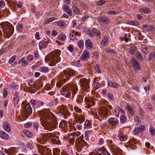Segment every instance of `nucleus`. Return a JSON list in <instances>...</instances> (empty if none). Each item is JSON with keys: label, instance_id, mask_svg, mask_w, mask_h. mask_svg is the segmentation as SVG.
<instances>
[{"label": "nucleus", "instance_id": "nucleus-43", "mask_svg": "<svg viewBox=\"0 0 155 155\" xmlns=\"http://www.w3.org/2000/svg\"><path fill=\"white\" fill-rule=\"evenodd\" d=\"M128 24L133 25H137L139 24L138 22L135 21H128Z\"/></svg>", "mask_w": 155, "mask_h": 155}, {"label": "nucleus", "instance_id": "nucleus-9", "mask_svg": "<svg viewBox=\"0 0 155 155\" xmlns=\"http://www.w3.org/2000/svg\"><path fill=\"white\" fill-rule=\"evenodd\" d=\"M81 86L83 87L84 89L86 90V91H89V80L85 78L81 79L79 81Z\"/></svg>", "mask_w": 155, "mask_h": 155}, {"label": "nucleus", "instance_id": "nucleus-1", "mask_svg": "<svg viewBox=\"0 0 155 155\" xmlns=\"http://www.w3.org/2000/svg\"><path fill=\"white\" fill-rule=\"evenodd\" d=\"M38 114L41 117V124L45 130L51 131L54 129L58 124L54 114L49 110L39 111Z\"/></svg>", "mask_w": 155, "mask_h": 155}, {"label": "nucleus", "instance_id": "nucleus-24", "mask_svg": "<svg viewBox=\"0 0 155 155\" xmlns=\"http://www.w3.org/2000/svg\"><path fill=\"white\" fill-rule=\"evenodd\" d=\"M0 137L4 140H8L9 138L8 135L4 131H0Z\"/></svg>", "mask_w": 155, "mask_h": 155}, {"label": "nucleus", "instance_id": "nucleus-11", "mask_svg": "<svg viewBox=\"0 0 155 155\" xmlns=\"http://www.w3.org/2000/svg\"><path fill=\"white\" fill-rule=\"evenodd\" d=\"M75 119L77 123L81 124L83 123L85 120L84 117L82 115L78 114L76 113L73 114Z\"/></svg>", "mask_w": 155, "mask_h": 155}, {"label": "nucleus", "instance_id": "nucleus-56", "mask_svg": "<svg viewBox=\"0 0 155 155\" xmlns=\"http://www.w3.org/2000/svg\"><path fill=\"white\" fill-rule=\"evenodd\" d=\"M141 49L142 52L143 54H147L148 53L147 49L144 47L143 46H142Z\"/></svg>", "mask_w": 155, "mask_h": 155}, {"label": "nucleus", "instance_id": "nucleus-35", "mask_svg": "<svg viewBox=\"0 0 155 155\" xmlns=\"http://www.w3.org/2000/svg\"><path fill=\"white\" fill-rule=\"evenodd\" d=\"M127 120V117L124 114L121 115L120 118V121L121 123L124 124L125 123Z\"/></svg>", "mask_w": 155, "mask_h": 155}, {"label": "nucleus", "instance_id": "nucleus-48", "mask_svg": "<svg viewBox=\"0 0 155 155\" xmlns=\"http://www.w3.org/2000/svg\"><path fill=\"white\" fill-rule=\"evenodd\" d=\"M93 32L94 34V36H99L100 35V31L95 29H93Z\"/></svg>", "mask_w": 155, "mask_h": 155}, {"label": "nucleus", "instance_id": "nucleus-15", "mask_svg": "<svg viewBox=\"0 0 155 155\" xmlns=\"http://www.w3.org/2000/svg\"><path fill=\"white\" fill-rule=\"evenodd\" d=\"M74 74L73 71H64L63 73L61 74L60 76V78H62V76L64 77V76L68 78V77L72 76Z\"/></svg>", "mask_w": 155, "mask_h": 155}, {"label": "nucleus", "instance_id": "nucleus-19", "mask_svg": "<svg viewBox=\"0 0 155 155\" xmlns=\"http://www.w3.org/2000/svg\"><path fill=\"white\" fill-rule=\"evenodd\" d=\"M46 147L41 146L38 148V152L41 155H46Z\"/></svg>", "mask_w": 155, "mask_h": 155}, {"label": "nucleus", "instance_id": "nucleus-7", "mask_svg": "<svg viewBox=\"0 0 155 155\" xmlns=\"http://www.w3.org/2000/svg\"><path fill=\"white\" fill-rule=\"evenodd\" d=\"M76 134H73L70 137V139H73L75 140V144L78 149L80 150L82 149L83 147L86 146V142L83 139H81L80 137H77Z\"/></svg>", "mask_w": 155, "mask_h": 155}, {"label": "nucleus", "instance_id": "nucleus-54", "mask_svg": "<svg viewBox=\"0 0 155 155\" xmlns=\"http://www.w3.org/2000/svg\"><path fill=\"white\" fill-rule=\"evenodd\" d=\"M55 19L54 17H52L48 19V20L45 21V23L48 24L52 21H53Z\"/></svg>", "mask_w": 155, "mask_h": 155}, {"label": "nucleus", "instance_id": "nucleus-63", "mask_svg": "<svg viewBox=\"0 0 155 155\" xmlns=\"http://www.w3.org/2000/svg\"><path fill=\"white\" fill-rule=\"evenodd\" d=\"M27 147L30 150L33 149V146L30 143H28L27 144Z\"/></svg>", "mask_w": 155, "mask_h": 155}, {"label": "nucleus", "instance_id": "nucleus-50", "mask_svg": "<svg viewBox=\"0 0 155 155\" xmlns=\"http://www.w3.org/2000/svg\"><path fill=\"white\" fill-rule=\"evenodd\" d=\"M93 86L96 89H98L101 87V84L98 83L96 82H94L93 84Z\"/></svg>", "mask_w": 155, "mask_h": 155}, {"label": "nucleus", "instance_id": "nucleus-47", "mask_svg": "<svg viewBox=\"0 0 155 155\" xmlns=\"http://www.w3.org/2000/svg\"><path fill=\"white\" fill-rule=\"evenodd\" d=\"M117 14V12L114 11H109L107 12V15H116Z\"/></svg>", "mask_w": 155, "mask_h": 155}, {"label": "nucleus", "instance_id": "nucleus-14", "mask_svg": "<svg viewBox=\"0 0 155 155\" xmlns=\"http://www.w3.org/2000/svg\"><path fill=\"white\" fill-rule=\"evenodd\" d=\"M104 149L97 148L94 149L92 153H91L90 155H101L102 154L104 153Z\"/></svg>", "mask_w": 155, "mask_h": 155}, {"label": "nucleus", "instance_id": "nucleus-17", "mask_svg": "<svg viewBox=\"0 0 155 155\" xmlns=\"http://www.w3.org/2000/svg\"><path fill=\"white\" fill-rule=\"evenodd\" d=\"M89 57V51H84L81 57V59L82 61H85L88 59Z\"/></svg>", "mask_w": 155, "mask_h": 155}, {"label": "nucleus", "instance_id": "nucleus-41", "mask_svg": "<svg viewBox=\"0 0 155 155\" xmlns=\"http://www.w3.org/2000/svg\"><path fill=\"white\" fill-rule=\"evenodd\" d=\"M78 46L80 48H83L84 47V42L83 40H80L78 41L77 43Z\"/></svg>", "mask_w": 155, "mask_h": 155}, {"label": "nucleus", "instance_id": "nucleus-46", "mask_svg": "<svg viewBox=\"0 0 155 155\" xmlns=\"http://www.w3.org/2000/svg\"><path fill=\"white\" fill-rule=\"evenodd\" d=\"M126 107L127 110L131 115H132L133 114V112L132 108L130 107L128 105H127L126 106Z\"/></svg>", "mask_w": 155, "mask_h": 155}, {"label": "nucleus", "instance_id": "nucleus-36", "mask_svg": "<svg viewBox=\"0 0 155 155\" xmlns=\"http://www.w3.org/2000/svg\"><path fill=\"white\" fill-rule=\"evenodd\" d=\"M23 132L26 136L28 137H31L32 136V133L27 130H24L23 131Z\"/></svg>", "mask_w": 155, "mask_h": 155}, {"label": "nucleus", "instance_id": "nucleus-55", "mask_svg": "<svg viewBox=\"0 0 155 155\" xmlns=\"http://www.w3.org/2000/svg\"><path fill=\"white\" fill-rule=\"evenodd\" d=\"M76 35L74 32H72L70 34L69 37L71 40H74L76 37Z\"/></svg>", "mask_w": 155, "mask_h": 155}, {"label": "nucleus", "instance_id": "nucleus-62", "mask_svg": "<svg viewBox=\"0 0 155 155\" xmlns=\"http://www.w3.org/2000/svg\"><path fill=\"white\" fill-rule=\"evenodd\" d=\"M138 129V127H135L133 130V134H138L140 132Z\"/></svg>", "mask_w": 155, "mask_h": 155}, {"label": "nucleus", "instance_id": "nucleus-25", "mask_svg": "<svg viewBox=\"0 0 155 155\" xmlns=\"http://www.w3.org/2000/svg\"><path fill=\"white\" fill-rule=\"evenodd\" d=\"M108 86L110 87L117 88L118 86V84L113 81H109L108 82Z\"/></svg>", "mask_w": 155, "mask_h": 155}, {"label": "nucleus", "instance_id": "nucleus-6", "mask_svg": "<svg viewBox=\"0 0 155 155\" xmlns=\"http://www.w3.org/2000/svg\"><path fill=\"white\" fill-rule=\"evenodd\" d=\"M73 107L71 104H69L68 106H64L61 105L59 107V112L64 116L65 119H67L71 114L68 109L70 111L73 110Z\"/></svg>", "mask_w": 155, "mask_h": 155}, {"label": "nucleus", "instance_id": "nucleus-31", "mask_svg": "<svg viewBox=\"0 0 155 155\" xmlns=\"http://www.w3.org/2000/svg\"><path fill=\"white\" fill-rule=\"evenodd\" d=\"M72 9L74 12L76 14H80V10L76 5H73L72 7Z\"/></svg>", "mask_w": 155, "mask_h": 155}, {"label": "nucleus", "instance_id": "nucleus-33", "mask_svg": "<svg viewBox=\"0 0 155 155\" xmlns=\"http://www.w3.org/2000/svg\"><path fill=\"white\" fill-rule=\"evenodd\" d=\"M91 126V122L88 120H86L84 124V128L85 129H88L90 128Z\"/></svg>", "mask_w": 155, "mask_h": 155}, {"label": "nucleus", "instance_id": "nucleus-59", "mask_svg": "<svg viewBox=\"0 0 155 155\" xmlns=\"http://www.w3.org/2000/svg\"><path fill=\"white\" fill-rule=\"evenodd\" d=\"M17 28L19 31H21L22 29V25L20 24H18L17 25Z\"/></svg>", "mask_w": 155, "mask_h": 155}, {"label": "nucleus", "instance_id": "nucleus-49", "mask_svg": "<svg viewBox=\"0 0 155 155\" xmlns=\"http://www.w3.org/2000/svg\"><path fill=\"white\" fill-rule=\"evenodd\" d=\"M95 71L98 73H101V71L99 65L98 64L96 65L95 67Z\"/></svg>", "mask_w": 155, "mask_h": 155}, {"label": "nucleus", "instance_id": "nucleus-26", "mask_svg": "<svg viewBox=\"0 0 155 155\" xmlns=\"http://www.w3.org/2000/svg\"><path fill=\"white\" fill-rule=\"evenodd\" d=\"M139 10L140 12L144 14H148L150 12V11L149 8L147 7L141 8Z\"/></svg>", "mask_w": 155, "mask_h": 155}, {"label": "nucleus", "instance_id": "nucleus-5", "mask_svg": "<svg viewBox=\"0 0 155 155\" xmlns=\"http://www.w3.org/2000/svg\"><path fill=\"white\" fill-rule=\"evenodd\" d=\"M3 31L4 37L5 38H9L12 35L14 32L13 26L10 23L2 22L1 24Z\"/></svg>", "mask_w": 155, "mask_h": 155}, {"label": "nucleus", "instance_id": "nucleus-28", "mask_svg": "<svg viewBox=\"0 0 155 155\" xmlns=\"http://www.w3.org/2000/svg\"><path fill=\"white\" fill-rule=\"evenodd\" d=\"M108 39L107 37L106 36H104L102 39L101 44L103 46H106L108 44Z\"/></svg>", "mask_w": 155, "mask_h": 155}, {"label": "nucleus", "instance_id": "nucleus-38", "mask_svg": "<svg viewBox=\"0 0 155 155\" xmlns=\"http://www.w3.org/2000/svg\"><path fill=\"white\" fill-rule=\"evenodd\" d=\"M58 38L59 40L64 41L66 39V37L64 35H60L58 36Z\"/></svg>", "mask_w": 155, "mask_h": 155}, {"label": "nucleus", "instance_id": "nucleus-51", "mask_svg": "<svg viewBox=\"0 0 155 155\" xmlns=\"http://www.w3.org/2000/svg\"><path fill=\"white\" fill-rule=\"evenodd\" d=\"M136 50L135 47L134 46H132L130 47V51L131 54L134 55V54Z\"/></svg>", "mask_w": 155, "mask_h": 155}, {"label": "nucleus", "instance_id": "nucleus-20", "mask_svg": "<svg viewBox=\"0 0 155 155\" xmlns=\"http://www.w3.org/2000/svg\"><path fill=\"white\" fill-rule=\"evenodd\" d=\"M4 129L7 132H10L11 131V127L10 125L7 122H4L3 124Z\"/></svg>", "mask_w": 155, "mask_h": 155}, {"label": "nucleus", "instance_id": "nucleus-44", "mask_svg": "<svg viewBox=\"0 0 155 155\" xmlns=\"http://www.w3.org/2000/svg\"><path fill=\"white\" fill-rule=\"evenodd\" d=\"M149 132L152 136H155V129L153 127H150L149 129Z\"/></svg>", "mask_w": 155, "mask_h": 155}, {"label": "nucleus", "instance_id": "nucleus-37", "mask_svg": "<svg viewBox=\"0 0 155 155\" xmlns=\"http://www.w3.org/2000/svg\"><path fill=\"white\" fill-rule=\"evenodd\" d=\"M37 91V88L36 87L33 86L31 87L28 89L29 92L31 93H34Z\"/></svg>", "mask_w": 155, "mask_h": 155}, {"label": "nucleus", "instance_id": "nucleus-27", "mask_svg": "<svg viewBox=\"0 0 155 155\" xmlns=\"http://www.w3.org/2000/svg\"><path fill=\"white\" fill-rule=\"evenodd\" d=\"M108 121L110 124L114 126L116 125L118 121L117 119L115 118H110L109 119Z\"/></svg>", "mask_w": 155, "mask_h": 155}, {"label": "nucleus", "instance_id": "nucleus-2", "mask_svg": "<svg viewBox=\"0 0 155 155\" xmlns=\"http://www.w3.org/2000/svg\"><path fill=\"white\" fill-rule=\"evenodd\" d=\"M61 51L60 50H55L46 55L45 58L46 60L49 61V64L51 66H54L60 61L59 57Z\"/></svg>", "mask_w": 155, "mask_h": 155}, {"label": "nucleus", "instance_id": "nucleus-22", "mask_svg": "<svg viewBox=\"0 0 155 155\" xmlns=\"http://www.w3.org/2000/svg\"><path fill=\"white\" fill-rule=\"evenodd\" d=\"M94 131L92 130H87L85 133V138L86 140L88 139L89 137L93 135Z\"/></svg>", "mask_w": 155, "mask_h": 155}, {"label": "nucleus", "instance_id": "nucleus-13", "mask_svg": "<svg viewBox=\"0 0 155 155\" xmlns=\"http://www.w3.org/2000/svg\"><path fill=\"white\" fill-rule=\"evenodd\" d=\"M4 153L2 151H0V155H15V152L14 149H11L9 150L5 149Z\"/></svg>", "mask_w": 155, "mask_h": 155}, {"label": "nucleus", "instance_id": "nucleus-32", "mask_svg": "<svg viewBox=\"0 0 155 155\" xmlns=\"http://www.w3.org/2000/svg\"><path fill=\"white\" fill-rule=\"evenodd\" d=\"M55 23L59 26L65 27H66V24L63 21H59L55 22Z\"/></svg>", "mask_w": 155, "mask_h": 155}, {"label": "nucleus", "instance_id": "nucleus-58", "mask_svg": "<svg viewBox=\"0 0 155 155\" xmlns=\"http://www.w3.org/2000/svg\"><path fill=\"white\" fill-rule=\"evenodd\" d=\"M107 96L110 100H114V97L112 94L108 93L107 94Z\"/></svg>", "mask_w": 155, "mask_h": 155}, {"label": "nucleus", "instance_id": "nucleus-23", "mask_svg": "<svg viewBox=\"0 0 155 155\" xmlns=\"http://www.w3.org/2000/svg\"><path fill=\"white\" fill-rule=\"evenodd\" d=\"M71 129L74 131H77L81 130L82 129V126L80 124H75L71 127Z\"/></svg>", "mask_w": 155, "mask_h": 155}, {"label": "nucleus", "instance_id": "nucleus-45", "mask_svg": "<svg viewBox=\"0 0 155 155\" xmlns=\"http://www.w3.org/2000/svg\"><path fill=\"white\" fill-rule=\"evenodd\" d=\"M19 97H14L13 99V103L15 105H17L19 102Z\"/></svg>", "mask_w": 155, "mask_h": 155}, {"label": "nucleus", "instance_id": "nucleus-42", "mask_svg": "<svg viewBox=\"0 0 155 155\" xmlns=\"http://www.w3.org/2000/svg\"><path fill=\"white\" fill-rule=\"evenodd\" d=\"M53 153L54 155H59L60 150L58 148H54L53 150Z\"/></svg>", "mask_w": 155, "mask_h": 155}, {"label": "nucleus", "instance_id": "nucleus-8", "mask_svg": "<svg viewBox=\"0 0 155 155\" xmlns=\"http://www.w3.org/2000/svg\"><path fill=\"white\" fill-rule=\"evenodd\" d=\"M109 111L108 109H107L106 107H101L100 109L98 110L95 116V117L97 119L100 118V117H105L108 112Z\"/></svg>", "mask_w": 155, "mask_h": 155}, {"label": "nucleus", "instance_id": "nucleus-16", "mask_svg": "<svg viewBox=\"0 0 155 155\" xmlns=\"http://www.w3.org/2000/svg\"><path fill=\"white\" fill-rule=\"evenodd\" d=\"M98 21L101 24H108L110 21L108 18L105 17H101L98 19Z\"/></svg>", "mask_w": 155, "mask_h": 155}, {"label": "nucleus", "instance_id": "nucleus-39", "mask_svg": "<svg viewBox=\"0 0 155 155\" xmlns=\"http://www.w3.org/2000/svg\"><path fill=\"white\" fill-rule=\"evenodd\" d=\"M136 57L138 58L139 60L141 61L143 60V58L140 53L139 52L137 51L136 54Z\"/></svg>", "mask_w": 155, "mask_h": 155}, {"label": "nucleus", "instance_id": "nucleus-34", "mask_svg": "<svg viewBox=\"0 0 155 155\" xmlns=\"http://www.w3.org/2000/svg\"><path fill=\"white\" fill-rule=\"evenodd\" d=\"M25 58L24 57L21 58L19 61L18 63L19 64H21L24 65H26L28 64V62L27 61L24 60Z\"/></svg>", "mask_w": 155, "mask_h": 155}, {"label": "nucleus", "instance_id": "nucleus-52", "mask_svg": "<svg viewBox=\"0 0 155 155\" xmlns=\"http://www.w3.org/2000/svg\"><path fill=\"white\" fill-rule=\"evenodd\" d=\"M46 44V43L45 41H42L40 42L39 44V46L40 48H43L45 46Z\"/></svg>", "mask_w": 155, "mask_h": 155}, {"label": "nucleus", "instance_id": "nucleus-21", "mask_svg": "<svg viewBox=\"0 0 155 155\" xmlns=\"http://www.w3.org/2000/svg\"><path fill=\"white\" fill-rule=\"evenodd\" d=\"M85 45L86 48L88 49H91L93 47V45L90 40L88 39L86 40L85 43Z\"/></svg>", "mask_w": 155, "mask_h": 155}, {"label": "nucleus", "instance_id": "nucleus-12", "mask_svg": "<svg viewBox=\"0 0 155 155\" xmlns=\"http://www.w3.org/2000/svg\"><path fill=\"white\" fill-rule=\"evenodd\" d=\"M85 101L86 104L87 105V106H85L86 107L89 108L95 105V102L92 98H90L89 99L85 98Z\"/></svg>", "mask_w": 155, "mask_h": 155}, {"label": "nucleus", "instance_id": "nucleus-61", "mask_svg": "<svg viewBox=\"0 0 155 155\" xmlns=\"http://www.w3.org/2000/svg\"><path fill=\"white\" fill-rule=\"evenodd\" d=\"M16 57L15 56H13L12 57L9 59V63L10 64L13 63L14 61L15 60Z\"/></svg>", "mask_w": 155, "mask_h": 155}, {"label": "nucleus", "instance_id": "nucleus-64", "mask_svg": "<svg viewBox=\"0 0 155 155\" xmlns=\"http://www.w3.org/2000/svg\"><path fill=\"white\" fill-rule=\"evenodd\" d=\"M30 102L33 107L36 105V102L34 99H31L30 101Z\"/></svg>", "mask_w": 155, "mask_h": 155}, {"label": "nucleus", "instance_id": "nucleus-10", "mask_svg": "<svg viewBox=\"0 0 155 155\" xmlns=\"http://www.w3.org/2000/svg\"><path fill=\"white\" fill-rule=\"evenodd\" d=\"M22 104V107L25 111V113L28 115L31 114L32 108L30 103L25 101V103H23Z\"/></svg>", "mask_w": 155, "mask_h": 155}, {"label": "nucleus", "instance_id": "nucleus-3", "mask_svg": "<svg viewBox=\"0 0 155 155\" xmlns=\"http://www.w3.org/2000/svg\"><path fill=\"white\" fill-rule=\"evenodd\" d=\"M78 89L76 84H72L64 86L60 92L61 95L68 97L71 94L69 90L72 92V95H74Z\"/></svg>", "mask_w": 155, "mask_h": 155}, {"label": "nucleus", "instance_id": "nucleus-4", "mask_svg": "<svg viewBox=\"0 0 155 155\" xmlns=\"http://www.w3.org/2000/svg\"><path fill=\"white\" fill-rule=\"evenodd\" d=\"M42 139V140H41V142H39L40 143L44 144L47 140H50L54 144H61V141L58 137L51 133L45 134L43 135L42 138L40 139V140H41Z\"/></svg>", "mask_w": 155, "mask_h": 155}, {"label": "nucleus", "instance_id": "nucleus-18", "mask_svg": "<svg viewBox=\"0 0 155 155\" xmlns=\"http://www.w3.org/2000/svg\"><path fill=\"white\" fill-rule=\"evenodd\" d=\"M132 64L133 68L135 69L136 71H140V68L138 62L135 59H133L132 60Z\"/></svg>", "mask_w": 155, "mask_h": 155}, {"label": "nucleus", "instance_id": "nucleus-53", "mask_svg": "<svg viewBox=\"0 0 155 155\" xmlns=\"http://www.w3.org/2000/svg\"><path fill=\"white\" fill-rule=\"evenodd\" d=\"M118 137L120 140L121 141H124V137L123 134H118Z\"/></svg>", "mask_w": 155, "mask_h": 155}, {"label": "nucleus", "instance_id": "nucleus-30", "mask_svg": "<svg viewBox=\"0 0 155 155\" xmlns=\"http://www.w3.org/2000/svg\"><path fill=\"white\" fill-rule=\"evenodd\" d=\"M108 143L110 148L113 150L114 151L115 149H117L116 146L112 140H109Z\"/></svg>", "mask_w": 155, "mask_h": 155}, {"label": "nucleus", "instance_id": "nucleus-29", "mask_svg": "<svg viewBox=\"0 0 155 155\" xmlns=\"http://www.w3.org/2000/svg\"><path fill=\"white\" fill-rule=\"evenodd\" d=\"M59 126L64 129H66L68 127L67 122L65 121H62L60 124Z\"/></svg>", "mask_w": 155, "mask_h": 155}, {"label": "nucleus", "instance_id": "nucleus-40", "mask_svg": "<svg viewBox=\"0 0 155 155\" xmlns=\"http://www.w3.org/2000/svg\"><path fill=\"white\" fill-rule=\"evenodd\" d=\"M74 109L75 111V112H74V113H78L80 114H81L82 111V110L79 107H78L77 106H74Z\"/></svg>", "mask_w": 155, "mask_h": 155}, {"label": "nucleus", "instance_id": "nucleus-57", "mask_svg": "<svg viewBox=\"0 0 155 155\" xmlns=\"http://www.w3.org/2000/svg\"><path fill=\"white\" fill-rule=\"evenodd\" d=\"M33 57L32 55H30L27 57L26 58L28 61L31 62L33 60Z\"/></svg>", "mask_w": 155, "mask_h": 155}, {"label": "nucleus", "instance_id": "nucleus-60", "mask_svg": "<svg viewBox=\"0 0 155 155\" xmlns=\"http://www.w3.org/2000/svg\"><path fill=\"white\" fill-rule=\"evenodd\" d=\"M140 132L144 131L145 130V127L143 125H141L139 127H138Z\"/></svg>", "mask_w": 155, "mask_h": 155}]
</instances>
